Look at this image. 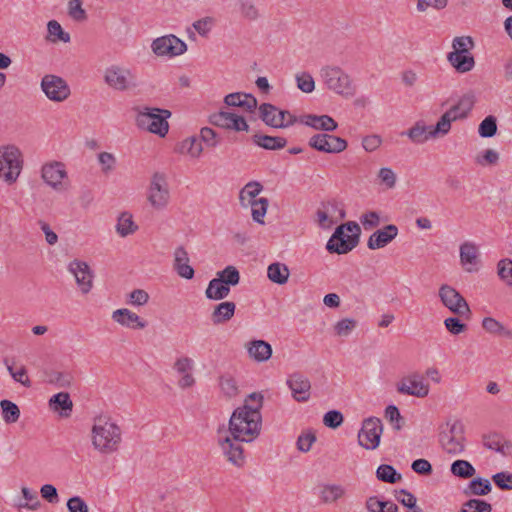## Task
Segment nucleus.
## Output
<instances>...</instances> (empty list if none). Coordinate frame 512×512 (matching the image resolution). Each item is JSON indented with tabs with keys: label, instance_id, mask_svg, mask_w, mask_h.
I'll return each mask as SVG.
<instances>
[{
	"label": "nucleus",
	"instance_id": "nucleus-10",
	"mask_svg": "<svg viewBox=\"0 0 512 512\" xmlns=\"http://www.w3.org/2000/svg\"><path fill=\"white\" fill-rule=\"evenodd\" d=\"M382 433L383 424L379 418H366L358 432V444L366 450H375L379 447Z\"/></svg>",
	"mask_w": 512,
	"mask_h": 512
},
{
	"label": "nucleus",
	"instance_id": "nucleus-43",
	"mask_svg": "<svg viewBox=\"0 0 512 512\" xmlns=\"http://www.w3.org/2000/svg\"><path fill=\"white\" fill-rule=\"evenodd\" d=\"M478 258L477 246L472 242H464L460 246V261L463 266L476 265Z\"/></svg>",
	"mask_w": 512,
	"mask_h": 512
},
{
	"label": "nucleus",
	"instance_id": "nucleus-39",
	"mask_svg": "<svg viewBox=\"0 0 512 512\" xmlns=\"http://www.w3.org/2000/svg\"><path fill=\"white\" fill-rule=\"evenodd\" d=\"M346 490L343 486L330 484L323 486L321 490V499L326 504H331L344 497Z\"/></svg>",
	"mask_w": 512,
	"mask_h": 512
},
{
	"label": "nucleus",
	"instance_id": "nucleus-15",
	"mask_svg": "<svg viewBox=\"0 0 512 512\" xmlns=\"http://www.w3.org/2000/svg\"><path fill=\"white\" fill-rule=\"evenodd\" d=\"M397 391L400 394L424 398L429 394L430 387L423 375L412 372L400 380L397 384Z\"/></svg>",
	"mask_w": 512,
	"mask_h": 512
},
{
	"label": "nucleus",
	"instance_id": "nucleus-29",
	"mask_svg": "<svg viewBox=\"0 0 512 512\" xmlns=\"http://www.w3.org/2000/svg\"><path fill=\"white\" fill-rule=\"evenodd\" d=\"M483 445L487 449L499 452L504 456L510 454V450L512 448L511 442L506 440L502 435L497 433L485 435L483 437Z\"/></svg>",
	"mask_w": 512,
	"mask_h": 512
},
{
	"label": "nucleus",
	"instance_id": "nucleus-32",
	"mask_svg": "<svg viewBox=\"0 0 512 512\" xmlns=\"http://www.w3.org/2000/svg\"><path fill=\"white\" fill-rule=\"evenodd\" d=\"M404 134H406L409 139L416 144H422L430 138H435L432 136V126H426L423 122L415 123V125Z\"/></svg>",
	"mask_w": 512,
	"mask_h": 512
},
{
	"label": "nucleus",
	"instance_id": "nucleus-53",
	"mask_svg": "<svg viewBox=\"0 0 512 512\" xmlns=\"http://www.w3.org/2000/svg\"><path fill=\"white\" fill-rule=\"evenodd\" d=\"M233 114L234 113L226 112V111H219V112L213 113L209 116V123L212 125H215L217 127L230 129Z\"/></svg>",
	"mask_w": 512,
	"mask_h": 512
},
{
	"label": "nucleus",
	"instance_id": "nucleus-56",
	"mask_svg": "<svg viewBox=\"0 0 512 512\" xmlns=\"http://www.w3.org/2000/svg\"><path fill=\"white\" fill-rule=\"evenodd\" d=\"M69 16L78 22H83L87 19V13L82 7L81 0H70L68 3Z\"/></svg>",
	"mask_w": 512,
	"mask_h": 512
},
{
	"label": "nucleus",
	"instance_id": "nucleus-54",
	"mask_svg": "<svg viewBox=\"0 0 512 512\" xmlns=\"http://www.w3.org/2000/svg\"><path fill=\"white\" fill-rule=\"evenodd\" d=\"M497 270L500 279L512 287V260L508 258L500 260L497 264Z\"/></svg>",
	"mask_w": 512,
	"mask_h": 512
},
{
	"label": "nucleus",
	"instance_id": "nucleus-37",
	"mask_svg": "<svg viewBox=\"0 0 512 512\" xmlns=\"http://www.w3.org/2000/svg\"><path fill=\"white\" fill-rule=\"evenodd\" d=\"M492 489L491 483L488 479L484 478H475L473 479L467 487L464 489V494L466 496H483L490 493Z\"/></svg>",
	"mask_w": 512,
	"mask_h": 512
},
{
	"label": "nucleus",
	"instance_id": "nucleus-25",
	"mask_svg": "<svg viewBox=\"0 0 512 512\" xmlns=\"http://www.w3.org/2000/svg\"><path fill=\"white\" fill-rule=\"evenodd\" d=\"M112 319L118 324L132 329H143L146 327V322L127 308L115 310L112 313Z\"/></svg>",
	"mask_w": 512,
	"mask_h": 512
},
{
	"label": "nucleus",
	"instance_id": "nucleus-14",
	"mask_svg": "<svg viewBox=\"0 0 512 512\" xmlns=\"http://www.w3.org/2000/svg\"><path fill=\"white\" fill-rule=\"evenodd\" d=\"M346 216L345 210L335 200L322 202L315 214V221L319 227L330 229L339 220Z\"/></svg>",
	"mask_w": 512,
	"mask_h": 512
},
{
	"label": "nucleus",
	"instance_id": "nucleus-41",
	"mask_svg": "<svg viewBox=\"0 0 512 512\" xmlns=\"http://www.w3.org/2000/svg\"><path fill=\"white\" fill-rule=\"evenodd\" d=\"M236 6L240 15L246 20L255 21L260 17L254 0H236Z\"/></svg>",
	"mask_w": 512,
	"mask_h": 512
},
{
	"label": "nucleus",
	"instance_id": "nucleus-7",
	"mask_svg": "<svg viewBox=\"0 0 512 512\" xmlns=\"http://www.w3.org/2000/svg\"><path fill=\"white\" fill-rule=\"evenodd\" d=\"M147 200L156 210H162L168 205L170 191L163 173L155 172L153 174L147 191Z\"/></svg>",
	"mask_w": 512,
	"mask_h": 512
},
{
	"label": "nucleus",
	"instance_id": "nucleus-36",
	"mask_svg": "<svg viewBox=\"0 0 512 512\" xmlns=\"http://www.w3.org/2000/svg\"><path fill=\"white\" fill-rule=\"evenodd\" d=\"M230 293V287L217 278L212 279L205 291L206 297L211 300H222Z\"/></svg>",
	"mask_w": 512,
	"mask_h": 512
},
{
	"label": "nucleus",
	"instance_id": "nucleus-8",
	"mask_svg": "<svg viewBox=\"0 0 512 512\" xmlns=\"http://www.w3.org/2000/svg\"><path fill=\"white\" fill-rule=\"evenodd\" d=\"M260 118L272 128H286L298 122L299 118L287 110H281L270 103H263L259 107Z\"/></svg>",
	"mask_w": 512,
	"mask_h": 512
},
{
	"label": "nucleus",
	"instance_id": "nucleus-16",
	"mask_svg": "<svg viewBox=\"0 0 512 512\" xmlns=\"http://www.w3.org/2000/svg\"><path fill=\"white\" fill-rule=\"evenodd\" d=\"M309 146L319 152L338 154L347 149L348 143L345 139L327 133L313 135L308 142Z\"/></svg>",
	"mask_w": 512,
	"mask_h": 512
},
{
	"label": "nucleus",
	"instance_id": "nucleus-49",
	"mask_svg": "<svg viewBox=\"0 0 512 512\" xmlns=\"http://www.w3.org/2000/svg\"><path fill=\"white\" fill-rule=\"evenodd\" d=\"M482 327L490 334L512 336V331L507 330L498 320L492 317H485L482 320Z\"/></svg>",
	"mask_w": 512,
	"mask_h": 512
},
{
	"label": "nucleus",
	"instance_id": "nucleus-11",
	"mask_svg": "<svg viewBox=\"0 0 512 512\" xmlns=\"http://www.w3.org/2000/svg\"><path fill=\"white\" fill-rule=\"evenodd\" d=\"M439 297L442 304L452 313L468 318L471 314L470 307L465 298L453 287L442 285L439 288Z\"/></svg>",
	"mask_w": 512,
	"mask_h": 512
},
{
	"label": "nucleus",
	"instance_id": "nucleus-64",
	"mask_svg": "<svg viewBox=\"0 0 512 512\" xmlns=\"http://www.w3.org/2000/svg\"><path fill=\"white\" fill-rule=\"evenodd\" d=\"M69 512H89L86 502L80 496H73L67 501Z\"/></svg>",
	"mask_w": 512,
	"mask_h": 512
},
{
	"label": "nucleus",
	"instance_id": "nucleus-21",
	"mask_svg": "<svg viewBox=\"0 0 512 512\" xmlns=\"http://www.w3.org/2000/svg\"><path fill=\"white\" fill-rule=\"evenodd\" d=\"M239 442L229 436L219 440L220 447L227 461L236 467H242L245 463L243 447Z\"/></svg>",
	"mask_w": 512,
	"mask_h": 512
},
{
	"label": "nucleus",
	"instance_id": "nucleus-38",
	"mask_svg": "<svg viewBox=\"0 0 512 512\" xmlns=\"http://www.w3.org/2000/svg\"><path fill=\"white\" fill-rule=\"evenodd\" d=\"M138 229V226L134 223L133 217L128 212H123L118 217L116 231L121 237H126L133 234Z\"/></svg>",
	"mask_w": 512,
	"mask_h": 512
},
{
	"label": "nucleus",
	"instance_id": "nucleus-42",
	"mask_svg": "<svg viewBox=\"0 0 512 512\" xmlns=\"http://www.w3.org/2000/svg\"><path fill=\"white\" fill-rule=\"evenodd\" d=\"M203 151L201 142L196 137H188L178 145V152L188 154L193 158H198Z\"/></svg>",
	"mask_w": 512,
	"mask_h": 512
},
{
	"label": "nucleus",
	"instance_id": "nucleus-55",
	"mask_svg": "<svg viewBox=\"0 0 512 512\" xmlns=\"http://www.w3.org/2000/svg\"><path fill=\"white\" fill-rule=\"evenodd\" d=\"M489 503L480 499H470L463 504L461 512H491Z\"/></svg>",
	"mask_w": 512,
	"mask_h": 512
},
{
	"label": "nucleus",
	"instance_id": "nucleus-19",
	"mask_svg": "<svg viewBox=\"0 0 512 512\" xmlns=\"http://www.w3.org/2000/svg\"><path fill=\"white\" fill-rule=\"evenodd\" d=\"M69 272L74 276L76 283L83 294H87L93 287V272L90 266L81 260H73L68 266Z\"/></svg>",
	"mask_w": 512,
	"mask_h": 512
},
{
	"label": "nucleus",
	"instance_id": "nucleus-45",
	"mask_svg": "<svg viewBox=\"0 0 512 512\" xmlns=\"http://www.w3.org/2000/svg\"><path fill=\"white\" fill-rule=\"evenodd\" d=\"M376 477L378 480L390 484L399 482L402 479L400 473L396 469L388 464L380 465L376 470Z\"/></svg>",
	"mask_w": 512,
	"mask_h": 512
},
{
	"label": "nucleus",
	"instance_id": "nucleus-6",
	"mask_svg": "<svg viewBox=\"0 0 512 512\" xmlns=\"http://www.w3.org/2000/svg\"><path fill=\"white\" fill-rule=\"evenodd\" d=\"M23 167L22 153L14 145L0 147V178L7 184H13L18 179Z\"/></svg>",
	"mask_w": 512,
	"mask_h": 512
},
{
	"label": "nucleus",
	"instance_id": "nucleus-57",
	"mask_svg": "<svg viewBox=\"0 0 512 512\" xmlns=\"http://www.w3.org/2000/svg\"><path fill=\"white\" fill-rule=\"evenodd\" d=\"M5 363H7V361H5ZM6 366L14 381L22 384L24 387H31L32 383L27 375V369L25 366H21L18 370H14L12 365L6 364Z\"/></svg>",
	"mask_w": 512,
	"mask_h": 512
},
{
	"label": "nucleus",
	"instance_id": "nucleus-59",
	"mask_svg": "<svg viewBox=\"0 0 512 512\" xmlns=\"http://www.w3.org/2000/svg\"><path fill=\"white\" fill-rule=\"evenodd\" d=\"M453 51L460 54L470 53L469 50L474 47L473 39L470 36L454 38L452 42Z\"/></svg>",
	"mask_w": 512,
	"mask_h": 512
},
{
	"label": "nucleus",
	"instance_id": "nucleus-26",
	"mask_svg": "<svg viewBox=\"0 0 512 512\" xmlns=\"http://www.w3.org/2000/svg\"><path fill=\"white\" fill-rule=\"evenodd\" d=\"M248 355L256 362H265L272 356L271 345L264 340H253L246 345Z\"/></svg>",
	"mask_w": 512,
	"mask_h": 512
},
{
	"label": "nucleus",
	"instance_id": "nucleus-48",
	"mask_svg": "<svg viewBox=\"0 0 512 512\" xmlns=\"http://www.w3.org/2000/svg\"><path fill=\"white\" fill-rule=\"evenodd\" d=\"M218 281H222L224 284L230 286H236L240 282V274L236 267L227 266L223 270L217 273Z\"/></svg>",
	"mask_w": 512,
	"mask_h": 512
},
{
	"label": "nucleus",
	"instance_id": "nucleus-1",
	"mask_svg": "<svg viewBox=\"0 0 512 512\" xmlns=\"http://www.w3.org/2000/svg\"><path fill=\"white\" fill-rule=\"evenodd\" d=\"M263 395L253 392L243 406L232 413L229 420V433L236 441L251 442L258 437L261 430Z\"/></svg>",
	"mask_w": 512,
	"mask_h": 512
},
{
	"label": "nucleus",
	"instance_id": "nucleus-33",
	"mask_svg": "<svg viewBox=\"0 0 512 512\" xmlns=\"http://www.w3.org/2000/svg\"><path fill=\"white\" fill-rule=\"evenodd\" d=\"M253 142L266 150H279L287 145V140L284 137L260 134L253 136Z\"/></svg>",
	"mask_w": 512,
	"mask_h": 512
},
{
	"label": "nucleus",
	"instance_id": "nucleus-35",
	"mask_svg": "<svg viewBox=\"0 0 512 512\" xmlns=\"http://www.w3.org/2000/svg\"><path fill=\"white\" fill-rule=\"evenodd\" d=\"M263 186L256 181L247 183L239 194V200L243 207H248L250 202H255L256 197L261 193Z\"/></svg>",
	"mask_w": 512,
	"mask_h": 512
},
{
	"label": "nucleus",
	"instance_id": "nucleus-50",
	"mask_svg": "<svg viewBox=\"0 0 512 512\" xmlns=\"http://www.w3.org/2000/svg\"><path fill=\"white\" fill-rule=\"evenodd\" d=\"M269 202L267 198H259L255 202H250L252 218L259 224H264V217L267 212Z\"/></svg>",
	"mask_w": 512,
	"mask_h": 512
},
{
	"label": "nucleus",
	"instance_id": "nucleus-24",
	"mask_svg": "<svg viewBox=\"0 0 512 512\" xmlns=\"http://www.w3.org/2000/svg\"><path fill=\"white\" fill-rule=\"evenodd\" d=\"M173 267L177 274L185 279H192L194 277V269L189 265V255L183 246H179L174 251Z\"/></svg>",
	"mask_w": 512,
	"mask_h": 512
},
{
	"label": "nucleus",
	"instance_id": "nucleus-23",
	"mask_svg": "<svg viewBox=\"0 0 512 512\" xmlns=\"http://www.w3.org/2000/svg\"><path fill=\"white\" fill-rule=\"evenodd\" d=\"M298 122L316 130L332 132L337 129V122L329 115L306 114L299 118Z\"/></svg>",
	"mask_w": 512,
	"mask_h": 512
},
{
	"label": "nucleus",
	"instance_id": "nucleus-62",
	"mask_svg": "<svg viewBox=\"0 0 512 512\" xmlns=\"http://www.w3.org/2000/svg\"><path fill=\"white\" fill-rule=\"evenodd\" d=\"M445 328L453 335H459L467 330V325L457 317H448L444 320Z\"/></svg>",
	"mask_w": 512,
	"mask_h": 512
},
{
	"label": "nucleus",
	"instance_id": "nucleus-34",
	"mask_svg": "<svg viewBox=\"0 0 512 512\" xmlns=\"http://www.w3.org/2000/svg\"><path fill=\"white\" fill-rule=\"evenodd\" d=\"M290 271L287 265L275 262L268 266L267 268V276L268 279L276 284L283 285L287 283L289 279Z\"/></svg>",
	"mask_w": 512,
	"mask_h": 512
},
{
	"label": "nucleus",
	"instance_id": "nucleus-58",
	"mask_svg": "<svg viewBox=\"0 0 512 512\" xmlns=\"http://www.w3.org/2000/svg\"><path fill=\"white\" fill-rule=\"evenodd\" d=\"M44 381L49 384H56L59 387H64L69 384L68 375L59 371H45Z\"/></svg>",
	"mask_w": 512,
	"mask_h": 512
},
{
	"label": "nucleus",
	"instance_id": "nucleus-63",
	"mask_svg": "<svg viewBox=\"0 0 512 512\" xmlns=\"http://www.w3.org/2000/svg\"><path fill=\"white\" fill-rule=\"evenodd\" d=\"M492 480L495 485L501 490L512 489V473L499 472L492 476Z\"/></svg>",
	"mask_w": 512,
	"mask_h": 512
},
{
	"label": "nucleus",
	"instance_id": "nucleus-12",
	"mask_svg": "<svg viewBox=\"0 0 512 512\" xmlns=\"http://www.w3.org/2000/svg\"><path fill=\"white\" fill-rule=\"evenodd\" d=\"M440 443L442 448L451 455L461 454L465 449V437L463 424L455 421L449 427L448 431L440 433Z\"/></svg>",
	"mask_w": 512,
	"mask_h": 512
},
{
	"label": "nucleus",
	"instance_id": "nucleus-2",
	"mask_svg": "<svg viewBox=\"0 0 512 512\" xmlns=\"http://www.w3.org/2000/svg\"><path fill=\"white\" fill-rule=\"evenodd\" d=\"M91 435L93 447L103 454L115 452L122 440L120 427L107 415L94 418Z\"/></svg>",
	"mask_w": 512,
	"mask_h": 512
},
{
	"label": "nucleus",
	"instance_id": "nucleus-60",
	"mask_svg": "<svg viewBox=\"0 0 512 512\" xmlns=\"http://www.w3.org/2000/svg\"><path fill=\"white\" fill-rule=\"evenodd\" d=\"M297 87L304 93H311L315 89V82L313 77L307 73L302 72L296 75Z\"/></svg>",
	"mask_w": 512,
	"mask_h": 512
},
{
	"label": "nucleus",
	"instance_id": "nucleus-17",
	"mask_svg": "<svg viewBox=\"0 0 512 512\" xmlns=\"http://www.w3.org/2000/svg\"><path fill=\"white\" fill-rule=\"evenodd\" d=\"M151 47L157 56L174 57L183 54L187 50L186 43L173 34L156 38Z\"/></svg>",
	"mask_w": 512,
	"mask_h": 512
},
{
	"label": "nucleus",
	"instance_id": "nucleus-3",
	"mask_svg": "<svg viewBox=\"0 0 512 512\" xmlns=\"http://www.w3.org/2000/svg\"><path fill=\"white\" fill-rule=\"evenodd\" d=\"M319 73L323 84L328 90L346 98L354 96L356 86L351 76L341 67L325 65L320 69Z\"/></svg>",
	"mask_w": 512,
	"mask_h": 512
},
{
	"label": "nucleus",
	"instance_id": "nucleus-5",
	"mask_svg": "<svg viewBox=\"0 0 512 512\" xmlns=\"http://www.w3.org/2000/svg\"><path fill=\"white\" fill-rule=\"evenodd\" d=\"M171 112L167 109L145 107L137 114L136 124L139 128L164 137L169 130L167 119Z\"/></svg>",
	"mask_w": 512,
	"mask_h": 512
},
{
	"label": "nucleus",
	"instance_id": "nucleus-4",
	"mask_svg": "<svg viewBox=\"0 0 512 512\" xmlns=\"http://www.w3.org/2000/svg\"><path fill=\"white\" fill-rule=\"evenodd\" d=\"M360 227L356 222H347L338 226L327 242L330 253L346 254L359 242Z\"/></svg>",
	"mask_w": 512,
	"mask_h": 512
},
{
	"label": "nucleus",
	"instance_id": "nucleus-18",
	"mask_svg": "<svg viewBox=\"0 0 512 512\" xmlns=\"http://www.w3.org/2000/svg\"><path fill=\"white\" fill-rule=\"evenodd\" d=\"M41 88L45 95L55 102H62L70 95L66 81L56 75H45L41 81Z\"/></svg>",
	"mask_w": 512,
	"mask_h": 512
},
{
	"label": "nucleus",
	"instance_id": "nucleus-30",
	"mask_svg": "<svg viewBox=\"0 0 512 512\" xmlns=\"http://www.w3.org/2000/svg\"><path fill=\"white\" fill-rule=\"evenodd\" d=\"M475 102L476 96L474 92L469 91L463 94L459 101L455 105H453L449 110L452 112V114L457 116V120L464 119L473 109Z\"/></svg>",
	"mask_w": 512,
	"mask_h": 512
},
{
	"label": "nucleus",
	"instance_id": "nucleus-46",
	"mask_svg": "<svg viewBox=\"0 0 512 512\" xmlns=\"http://www.w3.org/2000/svg\"><path fill=\"white\" fill-rule=\"evenodd\" d=\"M0 407L2 409L3 420L7 424H12L19 420L20 409L15 403L10 400H2Z\"/></svg>",
	"mask_w": 512,
	"mask_h": 512
},
{
	"label": "nucleus",
	"instance_id": "nucleus-27",
	"mask_svg": "<svg viewBox=\"0 0 512 512\" xmlns=\"http://www.w3.org/2000/svg\"><path fill=\"white\" fill-rule=\"evenodd\" d=\"M234 302L226 301L216 305L211 313V321L214 325H220L231 320L235 314Z\"/></svg>",
	"mask_w": 512,
	"mask_h": 512
},
{
	"label": "nucleus",
	"instance_id": "nucleus-51",
	"mask_svg": "<svg viewBox=\"0 0 512 512\" xmlns=\"http://www.w3.org/2000/svg\"><path fill=\"white\" fill-rule=\"evenodd\" d=\"M479 135L483 138H491L497 133V119L489 115L479 125Z\"/></svg>",
	"mask_w": 512,
	"mask_h": 512
},
{
	"label": "nucleus",
	"instance_id": "nucleus-47",
	"mask_svg": "<svg viewBox=\"0 0 512 512\" xmlns=\"http://www.w3.org/2000/svg\"><path fill=\"white\" fill-rule=\"evenodd\" d=\"M451 472L459 478L466 479L472 477L476 473V470L470 462L466 460H456L451 465Z\"/></svg>",
	"mask_w": 512,
	"mask_h": 512
},
{
	"label": "nucleus",
	"instance_id": "nucleus-44",
	"mask_svg": "<svg viewBox=\"0 0 512 512\" xmlns=\"http://www.w3.org/2000/svg\"><path fill=\"white\" fill-rule=\"evenodd\" d=\"M48 37L47 39L53 43L62 41L64 43L70 42V34L65 32L60 23L56 20H51L47 24Z\"/></svg>",
	"mask_w": 512,
	"mask_h": 512
},
{
	"label": "nucleus",
	"instance_id": "nucleus-52",
	"mask_svg": "<svg viewBox=\"0 0 512 512\" xmlns=\"http://www.w3.org/2000/svg\"><path fill=\"white\" fill-rule=\"evenodd\" d=\"M219 385L228 398L235 397L239 392L236 380L230 375H222L219 379Z\"/></svg>",
	"mask_w": 512,
	"mask_h": 512
},
{
	"label": "nucleus",
	"instance_id": "nucleus-31",
	"mask_svg": "<svg viewBox=\"0 0 512 512\" xmlns=\"http://www.w3.org/2000/svg\"><path fill=\"white\" fill-rule=\"evenodd\" d=\"M49 407L53 411H58L61 416L68 417L72 412L73 403L68 393L60 392L50 398Z\"/></svg>",
	"mask_w": 512,
	"mask_h": 512
},
{
	"label": "nucleus",
	"instance_id": "nucleus-61",
	"mask_svg": "<svg viewBox=\"0 0 512 512\" xmlns=\"http://www.w3.org/2000/svg\"><path fill=\"white\" fill-rule=\"evenodd\" d=\"M385 417L393 425L394 429L400 430L403 426V417L400 415L399 409L394 405H389L385 409Z\"/></svg>",
	"mask_w": 512,
	"mask_h": 512
},
{
	"label": "nucleus",
	"instance_id": "nucleus-13",
	"mask_svg": "<svg viewBox=\"0 0 512 512\" xmlns=\"http://www.w3.org/2000/svg\"><path fill=\"white\" fill-rule=\"evenodd\" d=\"M41 176L44 182L57 191L68 187V175L62 162L54 161L42 166Z\"/></svg>",
	"mask_w": 512,
	"mask_h": 512
},
{
	"label": "nucleus",
	"instance_id": "nucleus-9",
	"mask_svg": "<svg viewBox=\"0 0 512 512\" xmlns=\"http://www.w3.org/2000/svg\"><path fill=\"white\" fill-rule=\"evenodd\" d=\"M104 81L110 88L117 91H127L137 87L136 76L131 70L116 65L106 69Z\"/></svg>",
	"mask_w": 512,
	"mask_h": 512
},
{
	"label": "nucleus",
	"instance_id": "nucleus-40",
	"mask_svg": "<svg viewBox=\"0 0 512 512\" xmlns=\"http://www.w3.org/2000/svg\"><path fill=\"white\" fill-rule=\"evenodd\" d=\"M457 116L450 110L446 111L438 120L435 126H432V136L435 138L448 134L451 129V122L456 121Z\"/></svg>",
	"mask_w": 512,
	"mask_h": 512
},
{
	"label": "nucleus",
	"instance_id": "nucleus-22",
	"mask_svg": "<svg viewBox=\"0 0 512 512\" xmlns=\"http://www.w3.org/2000/svg\"><path fill=\"white\" fill-rule=\"evenodd\" d=\"M398 235V228L394 224L386 225L383 229L375 231L368 239L367 246L371 250L385 247Z\"/></svg>",
	"mask_w": 512,
	"mask_h": 512
},
{
	"label": "nucleus",
	"instance_id": "nucleus-28",
	"mask_svg": "<svg viewBox=\"0 0 512 512\" xmlns=\"http://www.w3.org/2000/svg\"><path fill=\"white\" fill-rule=\"evenodd\" d=\"M449 63L459 73H466L471 71L475 66V60L471 53H457L450 52L447 55Z\"/></svg>",
	"mask_w": 512,
	"mask_h": 512
},
{
	"label": "nucleus",
	"instance_id": "nucleus-20",
	"mask_svg": "<svg viewBox=\"0 0 512 512\" xmlns=\"http://www.w3.org/2000/svg\"><path fill=\"white\" fill-rule=\"evenodd\" d=\"M286 383L297 402H307L309 400L311 382L305 375L295 372L288 377Z\"/></svg>",
	"mask_w": 512,
	"mask_h": 512
}]
</instances>
